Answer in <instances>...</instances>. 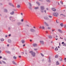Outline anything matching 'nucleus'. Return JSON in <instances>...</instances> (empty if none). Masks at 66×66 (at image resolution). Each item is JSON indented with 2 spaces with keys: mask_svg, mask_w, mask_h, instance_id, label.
I'll list each match as a JSON object with an SVG mask.
<instances>
[{
  "mask_svg": "<svg viewBox=\"0 0 66 66\" xmlns=\"http://www.w3.org/2000/svg\"><path fill=\"white\" fill-rule=\"evenodd\" d=\"M64 28H65V29H66V24H65L64 25Z\"/></svg>",
  "mask_w": 66,
  "mask_h": 66,
  "instance_id": "f704fd0d",
  "label": "nucleus"
},
{
  "mask_svg": "<svg viewBox=\"0 0 66 66\" xmlns=\"http://www.w3.org/2000/svg\"><path fill=\"white\" fill-rule=\"evenodd\" d=\"M48 62H49V63H50V62H51V60H49L48 61Z\"/></svg>",
  "mask_w": 66,
  "mask_h": 66,
  "instance_id": "79ce46f5",
  "label": "nucleus"
},
{
  "mask_svg": "<svg viewBox=\"0 0 66 66\" xmlns=\"http://www.w3.org/2000/svg\"><path fill=\"white\" fill-rule=\"evenodd\" d=\"M44 12L45 13H46V10H44Z\"/></svg>",
  "mask_w": 66,
  "mask_h": 66,
  "instance_id": "6e6d98bb",
  "label": "nucleus"
},
{
  "mask_svg": "<svg viewBox=\"0 0 66 66\" xmlns=\"http://www.w3.org/2000/svg\"><path fill=\"white\" fill-rule=\"evenodd\" d=\"M7 46L8 47H9V45L7 44Z\"/></svg>",
  "mask_w": 66,
  "mask_h": 66,
  "instance_id": "864d4df0",
  "label": "nucleus"
},
{
  "mask_svg": "<svg viewBox=\"0 0 66 66\" xmlns=\"http://www.w3.org/2000/svg\"><path fill=\"white\" fill-rule=\"evenodd\" d=\"M54 30H52V31L53 32L54 31Z\"/></svg>",
  "mask_w": 66,
  "mask_h": 66,
  "instance_id": "69168bd1",
  "label": "nucleus"
},
{
  "mask_svg": "<svg viewBox=\"0 0 66 66\" xmlns=\"http://www.w3.org/2000/svg\"><path fill=\"white\" fill-rule=\"evenodd\" d=\"M49 38H52V37L50 36H49Z\"/></svg>",
  "mask_w": 66,
  "mask_h": 66,
  "instance_id": "c85d7f7f",
  "label": "nucleus"
},
{
  "mask_svg": "<svg viewBox=\"0 0 66 66\" xmlns=\"http://www.w3.org/2000/svg\"><path fill=\"white\" fill-rule=\"evenodd\" d=\"M36 3H37V4H38L39 5H40V4H39V3H38L37 2H36Z\"/></svg>",
  "mask_w": 66,
  "mask_h": 66,
  "instance_id": "c756f323",
  "label": "nucleus"
},
{
  "mask_svg": "<svg viewBox=\"0 0 66 66\" xmlns=\"http://www.w3.org/2000/svg\"><path fill=\"white\" fill-rule=\"evenodd\" d=\"M49 18H52V16H51L49 15Z\"/></svg>",
  "mask_w": 66,
  "mask_h": 66,
  "instance_id": "4c0bfd02",
  "label": "nucleus"
},
{
  "mask_svg": "<svg viewBox=\"0 0 66 66\" xmlns=\"http://www.w3.org/2000/svg\"><path fill=\"white\" fill-rule=\"evenodd\" d=\"M2 58V57L1 56H0V59H1Z\"/></svg>",
  "mask_w": 66,
  "mask_h": 66,
  "instance_id": "bf43d9fd",
  "label": "nucleus"
},
{
  "mask_svg": "<svg viewBox=\"0 0 66 66\" xmlns=\"http://www.w3.org/2000/svg\"><path fill=\"white\" fill-rule=\"evenodd\" d=\"M62 44H64V42H62Z\"/></svg>",
  "mask_w": 66,
  "mask_h": 66,
  "instance_id": "c03bdc74",
  "label": "nucleus"
},
{
  "mask_svg": "<svg viewBox=\"0 0 66 66\" xmlns=\"http://www.w3.org/2000/svg\"><path fill=\"white\" fill-rule=\"evenodd\" d=\"M56 40H57V39H58V38H56Z\"/></svg>",
  "mask_w": 66,
  "mask_h": 66,
  "instance_id": "e2e57ef3",
  "label": "nucleus"
},
{
  "mask_svg": "<svg viewBox=\"0 0 66 66\" xmlns=\"http://www.w3.org/2000/svg\"><path fill=\"white\" fill-rule=\"evenodd\" d=\"M44 19L46 20H48V19H49V18H48L47 17H44Z\"/></svg>",
  "mask_w": 66,
  "mask_h": 66,
  "instance_id": "1a4fd4ad",
  "label": "nucleus"
},
{
  "mask_svg": "<svg viewBox=\"0 0 66 66\" xmlns=\"http://www.w3.org/2000/svg\"><path fill=\"white\" fill-rule=\"evenodd\" d=\"M60 25L61 26V27H63L64 26L63 23H61L60 24Z\"/></svg>",
  "mask_w": 66,
  "mask_h": 66,
  "instance_id": "ddd939ff",
  "label": "nucleus"
},
{
  "mask_svg": "<svg viewBox=\"0 0 66 66\" xmlns=\"http://www.w3.org/2000/svg\"><path fill=\"white\" fill-rule=\"evenodd\" d=\"M51 59V57H49V60H50Z\"/></svg>",
  "mask_w": 66,
  "mask_h": 66,
  "instance_id": "de8ad7c7",
  "label": "nucleus"
},
{
  "mask_svg": "<svg viewBox=\"0 0 66 66\" xmlns=\"http://www.w3.org/2000/svg\"><path fill=\"white\" fill-rule=\"evenodd\" d=\"M25 46V44H24L23 45V47H24Z\"/></svg>",
  "mask_w": 66,
  "mask_h": 66,
  "instance_id": "09e8293b",
  "label": "nucleus"
},
{
  "mask_svg": "<svg viewBox=\"0 0 66 66\" xmlns=\"http://www.w3.org/2000/svg\"><path fill=\"white\" fill-rule=\"evenodd\" d=\"M17 7L18 8H20V5L18 4Z\"/></svg>",
  "mask_w": 66,
  "mask_h": 66,
  "instance_id": "9b49d317",
  "label": "nucleus"
},
{
  "mask_svg": "<svg viewBox=\"0 0 66 66\" xmlns=\"http://www.w3.org/2000/svg\"><path fill=\"white\" fill-rule=\"evenodd\" d=\"M5 37H7V35H5Z\"/></svg>",
  "mask_w": 66,
  "mask_h": 66,
  "instance_id": "49530a36",
  "label": "nucleus"
},
{
  "mask_svg": "<svg viewBox=\"0 0 66 66\" xmlns=\"http://www.w3.org/2000/svg\"><path fill=\"white\" fill-rule=\"evenodd\" d=\"M11 36V34H9V36Z\"/></svg>",
  "mask_w": 66,
  "mask_h": 66,
  "instance_id": "5fc2aeb1",
  "label": "nucleus"
},
{
  "mask_svg": "<svg viewBox=\"0 0 66 66\" xmlns=\"http://www.w3.org/2000/svg\"><path fill=\"white\" fill-rule=\"evenodd\" d=\"M12 63L13 64H14V65H16V63L15 62H14V61H13L12 62Z\"/></svg>",
  "mask_w": 66,
  "mask_h": 66,
  "instance_id": "6ab92c4d",
  "label": "nucleus"
},
{
  "mask_svg": "<svg viewBox=\"0 0 66 66\" xmlns=\"http://www.w3.org/2000/svg\"><path fill=\"white\" fill-rule=\"evenodd\" d=\"M60 16H64V14H61L60 15Z\"/></svg>",
  "mask_w": 66,
  "mask_h": 66,
  "instance_id": "473e14b6",
  "label": "nucleus"
},
{
  "mask_svg": "<svg viewBox=\"0 0 66 66\" xmlns=\"http://www.w3.org/2000/svg\"><path fill=\"white\" fill-rule=\"evenodd\" d=\"M60 38L61 39H63V38L62 37H60Z\"/></svg>",
  "mask_w": 66,
  "mask_h": 66,
  "instance_id": "3c124183",
  "label": "nucleus"
},
{
  "mask_svg": "<svg viewBox=\"0 0 66 66\" xmlns=\"http://www.w3.org/2000/svg\"><path fill=\"white\" fill-rule=\"evenodd\" d=\"M32 45L34 47H36V46H37V44H33Z\"/></svg>",
  "mask_w": 66,
  "mask_h": 66,
  "instance_id": "9d476101",
  "label": "nucleus"
},
{
  "mask_svg": "<svg viewBox=\"0 0 66 66\" xmlns=\"http://www.w3.org/2000/svg\"><path fill=\"white\" fill-rule=\"evenodd\" d=\"M9 5H11V3H9Z\"/></svg>",
  "mask_w": 66,
  "mask_h": 66,
  "instance_id": "a18cd8bd",
  "label": "nucleus"
},
{
  "mask_svg": "<svg viewBox=\"0 0 66 66\" xmlns=\"http://www.w3.org/2000/svg\"><path fill=\"white\" fill-rule=\"evenodd\" d=\"M60 61H61V62H62V58H60Z\"/></svg>",
  "mask_w": 66,
  "mask_h": 66,
  "instance_id": "aec40b11",
  "label": "nucleus"
},
{
  "mask_svg": "<svg viewBox=\"0 0 66 66\" xmlns=\"http://www.w3.org/2000/svg\"><path fill=\"white\" fill-rule=\"evenodd\" d=\"M20 14L22 16V15H23V14H22V13H21Z\"/></svg>",
  "mask_w": 66,
  "mask_h": 66,
  "instance_id": "a19ab883",
  "label": "nucleus"
},
{
  "mask_svg": "<svg viewBox=\"0 0 66 66\" xmlns=\"http://www.w3.org/2000/svg\"><path fill=\"white\" fill-rule=\"evenodd\" d=\"M58 30L59 31V32H60V33H62L63 32L62 31H61L60 29H58Z\"/></svg>",
  "mask_w": 66,
  "mask_h": 66,
  "instance_id": "a211bd4d",
  "label": "nucleus"
},
{
  "mask_svg": "<svg viewBox=\"0 0 66 66\" xmlns=\"http://www.w3.org/2000/svg\"><path fill=\"white\" fill-rule=\"evenodd\" d=\"M47 29H48L49 30H50V29H51V28H50V27H48L47 28Z\"/></svg>",
  "mask_w": 66,
  "mask_h": 66,
  "instance_id": "c9c22d12",
  "label": "nucleus"
},
{
  "mask_svg": "<svg viewBox=\"0 0 66 66\" xmlns=\"http://www.w3.org/2000/svg\"><path fill=\"white\" fill-rule=\"evenodd\" d=\"M0 40L2 41H4V39L3 38H2L0 39Z\"/></svg>",
  "mask_w": 66,
  "mask_h": 66,
  "instance_id": "412c9836",
  "label": "nucleus"
},
{
  "mask_svg": "<svg viewBox=\"0 0 66 66\" xmlns=\"http://www.w3.org/2000/svg\"><path fill=\"white\" fill-rule=\"evenodd\" d=\"M3 62L4 64H5V62H4V61H3Z\"/></svg>",
  "mask_w": 66,
  "mask_h": 66,
  "instance_id": "37998d69",
  "label": "nucleus"
},
{
  "mask_svg": "<svg viewBox=\"0 0 66 66\" xmlns=\"http://www.w3.org/2000/svg\"><path fill=\"white\" fill-rule=\"evenodd\" d=\"M12 6L13 7H14V5H12Z\"/></svg>",
  "mask_w": 66,
  "mask_h": 66,
  "instance_id": "052dcab7",
  "label": "nucleus"
},
{
  "mask_svg": "<svg viewBox=\"0 0 66 66\" xmlns=\"http://www.w3.org/2000/svg\"><path fill=\"white\" fill-rule=\"evenodd\" d=\"M26 27H29V25L28 24H27L26 25Z\"/></svg>",
  "mask_w": 66,
  "mask_h": 66,
  "instance_id": "bb28decb",
  "label": "nucleus"
},
{
  "mask_svg": "<svg viewBox=\"0 0 66 66\" xmlns=\"http://www.w3.org/2000/svg\"><path fill=\"white\" fill-rule=\"evenodd\" d=\"M56 65H60V63L58 61L56 62Z\"/></svg>",
  "mask_w": 66,
  "mask_h": 66,
  "instance_id": "6e6552de",
  "label": "nucleus"
},
{
  "mask_svg": "<svg viewBox=\"0 0 66 66\" xmlns=\"http://www.w3.org/2000/svg\"><path fill=\"white\" fill-rule=\"evenodd\" d=\"M6 52L8 53H11V52L9 51H6Z\"/></svg>",
  "mask_w": 66,
  "mask_h": 66,
  "instance_id": "5701e85b",
  "label": "nucleus"
},
{
  "mask_svg": "<svg viewBox=\"0 0 66 66\" xmlns=\"http://www.w3.org/2000/svg\"><path fill=\"white\" fill-rule=\"evenodd\" d=\"M30 42H32V40H30Z\"/></svg>",
  "mask_w": 66,
  "mask_h": 66,
  "instance_id": "0e129e2a",
  "label": "nucleus"
},
{
  "mask_svg": "<svg viewBox=\"0 0 66 66\" xmlns=\"http://www.w3.org/2000/svg\"><path fill=\"white\" fill-rule=\"evenodd\" d=\"M46 1H47V2H50V1L49 0H46Z\"/></svg>",
  "mask_w": 66,
  "mask_h": 66,
  "instance_id": "7c9ffc66",
  "label": "nucleus"
},
{
  "mask_svg": "<svg viewBox=\"0 0 66 66\" xmlns=\"http://www.w3.org/2000/svg\"><path fill=\"white\" fill-rule=\"evenodd\" d=\"M44 24H45L46 26H49V25L46 22H44Z\"/></svg>",
  "mask_w": 66,
  "mask_h": 66,
  "instance_id": "f3484780",
  "label": "nucleus"
},
{
  "mask_svg": "<svg viewBox=\"0 0 66 66\" xmlns=\"http://www.w3.org/2000/svg\"><path fill=\"white\" fill-rule=\"evenodd\" d=\"M41 55L42 56H44V55H43L42 53H41Z\"/></svg>",
  "mask_w": 66,
  "mask_h": 66,
  "instance_id": "58836bf2",
  "label": "nucleus"
},
{
  "mask_svg": "<svg viewBox=\"0 0 66 66\" xmlns=\"http://www.w3.org/2000/svg\"><path fill=\"white\" fill-rule=\"evenodd\" d=\"M13 58L14 59V60H16V59H17V57H15V56H13Z\"/></svg>",
  "mask_w": 66,
  "mask_h": 66,
  "instance_id": "2eb2a0df",
  "label": "nucleus"
},
{
  "mask_svg": "<svg viewBox=\"0 0 66 66\" xmlns=\"http://www.w3.org/2000/svg\"><path fill=\"white\" fill-rule=\"evenodd\" d=\"M8 42L9 43H11V40L9 39L8 40Z\"/></svg>",
  "mask_w": 66,
  "mask_h": 66,
  "instance_id": "b1692460",
  "label": "nucleus"
},
{
  "mask_svg": "<svg viewBox=\"0 0 66 66\" xmlns=\"http://www.w3.org/2000/svg\"><path fill=\"white\" fill-rule=\"evenodd\" d=\"M19 57L20 58L21 57V56H19Z\"/></svg>",
  "mask_w": 66,
  "mask_h": 66,
  "instance_id": "8fccbe9b",
  "label": "nucleus"
},
{
  "mask_svg": "<svg viewBox=\"0 0 66 66\" xmlns=\"http://www.w3.org/2000/svg\"><path fill=\"white\" fill-rule=\"evenodd\" d=\"M60 3L61 4H63V2L62 1H60Z\"/></svg>",
  "mask_w": 66,
  "mask_h": 66,
  "instance_id": "cd10ccee",
  "label": "nucleus"
},
{
  "mask_svg": "<svg viewBox=\"0 0 66 66\" xmlns=\"http://www.w3.org/2000/svg\"><path fill=\"white\" fill-rule=\"evenodd\" d=\"M33 28H34V29H35V27H33Z\"/></svg>",
  "mask_w": 66,
  "mask_h": 66,
  "instance_id": "13d9d810",
  "label": "nucleus"
},
{
  "mask_svg": "<svg viewBox=\"0 0 66 66\" xmlns=\"http://www.w3.org/2000/svg\"><path fill=\"white\" fill-rule=\"evenodd\" d=\"M2 64V62L0 61V64Z\"/></svg>",
  "mask_w": 66,
  "mask_h": 66,
  "instance_id": "603ef678",
  "label": "nucleus"
},
{
  "mask_svg": "<svg viewBox=\"0 0 66 66\" xmlns=\"http://www.w3.org/2000/svg\"><path fill=\"white\" fill-rule=\"evenodd\" d=\"M59 55H56V56H55V57H58Z\"/></svg>",
  "mask_w": 66,
  "mask_h": 66,
  "instance_id": "2f4dec72",
  "label": "nucleus"
},
{
  "mask_svg": "<svg viewBox=\"0 0 66 66\" xmlns=\"http://www.w3.org/2000/svg\"><path fill=\"white\" fill-rule=\"evenodd\" d=\"M28 8L30 9V10H31L32 8H31V6H28Z\"/></svg>",
  "mask_w": 66,
  "mask_h": 66,
  "instance_id": "4be33fe9",
  "label": "nucleus"
},
{
  "mask_svg": "<svg viewBox=\"0 0 66 66\" xmlns=\"http://www.w3.org/2000/svg\"><path fill=\"white\" fill-rule=\"evenodd\" d=\"M28 4L29 5V6H32V5H31L30 3H29Z\"/></svg>",
  "mask_w": 66,
  "mask_h": 66,
  "instance_id": "4468645a",
  "label": "nucleus"
},
{
  "mask_svg": "<svg viewBox=\"0 0 66 66\" xmlns=\"http://www.w3.org/2000/svg\"><path fill=\"white\" fill-rule=\"evenodd\" d=\"M4 12H7V10H6V9H5L4 10Z\"/></svg>",
  "mask_w": 66,
  "mask_h": 66,
  "instance_id": "a878e982",
  "label": "nucleus"
},
{
  "mask_svg": "<svg viewBox=\"0 0 66 66\" xmlns=\"http://www.w3.org/2000/svg\"><path fill=\"white\" fill-rule=\"evenodd\" d=\"M40 9H41V11L42 13H43L44 12V10L45 9V7L44 6H40Z\"/></svg>",
  "mask_w": 66,
  "mask_h": 66,
  "instance_id": "f03ea898",
  "label": "nucleus"
},
{
  "mask_svg": "<svg viewBox=\"0 0 66 66\" xmlns=\"http://www.w3.org/2000/svg\"><path fill=\"white\" fill-rule=\"evenodd\" d=\"M40 43L41 45H44V42L43 41H40Z\"/></svg>",
  "mask_w": 66,
  "mask_h": 66,
  "instance_id": "423d86ee",
  "label": "nucleus"
},
{
  "mask_svg": "<svg viewBox=\"0 0 66 66\" xmlns=\"http://www.w3.org/2000/svg\"><path fill=\"white\" fill-rule=\"evenodd\" d=\"M30 31L31 32H34L35 31V30H34V29L32 28H31L30 29Z\"/></svg>",
  "mask_w": 66,
  "mask_h": 66,
  "instance_id": "20e7f679",
  "label": "nucleus"
},
{
  "mask_svg": "<svg viewBox=\"0 0 66 66\" xmlns=\"http://www.w3.org/2000/svg\"><path fill=\"white\" fill-rule=\"evenodd\" d=\"M34 50H35V51H36V50H37V49L36 48V49H34Z\"/></svg>",
  "mask_w": 66,
  "mask_h": 66,
  "instance_id": "ea45409f",
  "label": "nucleus"
},
{
  "mask_svg": "<svg viewBox=\"0 0 66 66\" xmlns=\"http://www.w3.org/2000/svg\"><path fill=\"white\" fill-rule=\"evenodd\" d=\"M52 11H54V12H55V11H56V9H55L54 8H52Z\"/></svg>",
  "mask_w": 66,
  "mask_h": 66,
  "instance_id": "0eeeda50",
  "label": "nucleus"
},
{
  "mask_svg": "<svg viewBox=\"0 0 66 66\" xmlns=\"http://www.w3.org/2000/svg\"><path fill=\"white\" fill-rule=\"evenodd\" d=\"M21 42L22 43V44H24V42H25V41H24V40H22Z\"/></svg>",
  "mask_w": 66,
  "mask_h": 66,
  "instance_id": "f8f14e48",
  "label": "nucleus"
},
{
  "mask_svg": "<svg viewBox=\"0 0 66 66\" xmlns=\"http://www.w3.org/2000/svg\"><path fill=\"white\" fill-rule=\"evenodd\" d=\"M64 60H66V58H65L64 59Z\"/></svg>",
  "mask_w": 66,
  "mask_h": 66,
  "instance_id": "774afa93",
  "label": "nucleus"
},
{
  "mask_svg": "<svg viewBox=\"0 0 66 66\" xmlns=\"http://www.w3.org/2000/svg\"><path fill=\"white\" fill-rule=\"evenodd\" d=\"M55 50H58V48H57V47H56V48H55Z\"/></svg>",
  "mask_w": 66,
  "mask_h": 66,
  "instance_id": "393cba45",
  "label": "nucleus"
},
{
  "mask_svg": "<svg viewBox=\"0 0 66 66\" xmlns=\"http://www.w3.org/2000/svg\"><path fill=\"white\" fill-rule=\"evenodd\" d=\"M56 36V37L57 38V37H58L57 36Z\"/></svg>",
  "mask_w": 66,
  "mask_h": 66,
  "instance_id": "680f3d73",
  "label": "nucleus"
},
{
  "mask_svg": "<svg viewBox=\"0 0 66 66\" xmlns=\"http://www.w3.org/2000/svg\"><path fill=\"white\" fill-rule=\"evenodd\" d=\"M21 21L23 22V19H21Z\"/></svg>",
  "mask_w": 66,
  "mask_h": 66,
  "instance_id": "e433bc0d",
  "label": "nucleus"
},
{
  "mask_svg": "<svg viewBox=\"0 0 66 66\" xmlns=\"http://www.w3.org/2000/svg\"><path fill=\"white\" fill-rule=\"evenodd\" d=\"M39 29H42L43 30L45 29V27L44 26H40L39 27Z\"/></svg>",
  "mask_w": 66,
  "mask_h": 66,
  "instance_id": "39448f33",
  "label": "nucleus"
},
{
  "mask_svg": "<svg viewBox=\"0 0 66 66\" xmlns=\"http://www.w3.org/2000/svg\"><path fill=\"white\" fill-rule=\"evenodd\" d=\"M56 23H57V20L56 21Z\"/></svg>",
  "mask_w": 66,
  "mask_h": 66,
  "instance_id": "338daca9",
  "label": "nucleus"
},
{
  "mask_svg": "<svg viewBox=\"0 0 66 66\" xmlns=\"http://www.w3.org/2000/svg\"><path fill=\"white\" fill-rule=\"evenodd\" d=\"M14 13V11H12V12L10 13L11 15H13Z\"/></svg>",
  "mask_w": 66,
  "mask_h": 66,
  "instance_id": "dca6fc26",
  "label": "nucleus"
},
{
  "mask_svg": "<svg viewBox=\"0 0 66 66\" xmlns=\"http://www.w3.org/2000/svg\"><path fill=\"white\" fill-rule=\"evenodd\" d=\"M30 52L31 53L32 55L33 56H35V53L33 52L32 51H31Z\"/></svg>",
  "mask_w": 66,
  "mask_h": 66,
  "instance_id": "7ed1b4c3",
  "label": "nucleus"
},
{
  "mask_svg": "<svg viewBox=\"0 0 66 66\" xmlns=\"http://www.w3.org/2000/svg\"><path fill=\"white\" fill-rule=\"evenodd\" d=\"M58 5H60V3L59 2H58Z\"/></svg>",
  "mask_w": 66,
  "mask_h": 66,
  "instance_id": "4d7b16f0",
  "label": "nucleus"
},
{
  "mask_svg": "<svg viewBox=\"0 0 66 66\" xmlns=\"http://www.w3.org/2000/svg\"><path fill=\"white\" fill-rule=\"evenodd\" d=\"M35 9H38V7H35Z\"/></svg>",
  "mask_w": 66,
  "mask_h": 66,
  "instance_id": "72a5a7b5",
  "label": "nucleus"
},
{
  "mask_svg": "<svg viewBox=\"0 0 66 66\" xmlns=\"http://www.w3.org/2000/svg\"><path fill=\"white\" fill-rule=\"evenodd\" d=\"M53 15L55 16V17H57L59 15V14L57 12H55L53 13Z\"/></svg>",
  "mask_w": 66,
  "mask_h": 66,
  "instance_id": "f257e3e1",
  "label": "nucleus"
}]
</instances>
